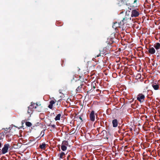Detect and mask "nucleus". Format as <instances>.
Returning a JSON list of instances; mask_svg holds the SVG:
<instances>
[{"instance_id":"obj_1","label":"nucleus","mask_w":160,"mask_h":160,"mask_svg":"<svg viewBox=\"0 0 160 160\" xmlns=\"http://www.w3.org/2000/svg\"><path fill=\"white\" fill-rule=\"evenodd\" d=\"M68 145V142L67 141H63L61 146V149L63 151H65L67 149V147Z\"/></svg>"},{"instance_id":"obj_2","label":"nucleus","mask_w":160,"mask_h":160,"mask_svg":"<svg viewBox=\"0 0 160 160\" xmlns=\"http://www.w3.org/2000/svg\"><path fill=\"white\" fill-rule=\"evenodd\" d=\"M10 145L8 144H5L2 148V154H5L8 152Z\"/></svg>"},{"instance_id":"obj_3","label":"nucleus","mask_w":160,"mask_h":160,"mask_svg":"<svg viewBox=\"0 0 160 160\" xmlns=\"http://www.w3.org/2000/svg\"><path fill=\"white\" fill-rule=\"evenodd\" d=\"M131 19V17L128 15L126 14L125 18L120 22V23L123 25L124 23H126L128 20H130Z\"/></svg>"},{"instance_id":"obj_4","label":"nucleus","mask_w":160,"mask_h":160,"mask_svg":"<svg viewBox=\"0 0 160 160\" xmlns=\"http://www.w3.org/2000/svg\"><path fill=\"white\" fill-rule=\"evenodd\" d=\"M145 96L142 93H139L137 96V99L140 102H142L144 101Z\"/></svg>"},{"instance_id":"obj_5","label":"nucleus","mask_w":160,"mask_h":160,"mask_svg":"<svg viewBox=\"0 0 160 160\" xmlns=\"http://www.w3.org/2000/svg\"><path fill=\"white\" fill-rule=\"evenodd\" d=\"M139 15V12L138 10H133L132 11L131 17H137Z\"/></svg>"},{"instance_id":"obj_6","label":"nucleus","mask_w":160,"mask_h":160,"mask_svg":"<svg viewBox=\"0 0 160 160\" xmlns=\"http://www.w3.org/2000/svg\"><path fill=\"white\" fill-rule=\"evenodd\" d=\"M90 117L91 121L93 122L95 121V112L93 111H92L91 112L90 115Z\"/></svg>"},{"instance_id":"obj_7","label":"nucleus","mask_w":160,"mask_h":160,"mask_svg":"<svg viewBox=\"0 0 160 160\" xmlns=\"http://www.w3.org/2000/svg\"><path fill=\"white\" fill-rule=\"evenodd\" d=\"M123 25L122 24L119 23L117 22L114 23V24L112 25V27L116 29L117 28L119 27L120 28L122 25Z\"/></svg>"},{"instance_id":"obj_8","label":"nucleus","mask_w":160,"mask_h":160,"mask_svg":"<svg viewBox=\"0 0 160 160\" xmlns=\"http://www.w3.org/2000/svg\"><path fill=\"white\" fill-rule=\"evenodd\" d=\"M38 106V105L37 103H35L33 102L31 103V105L29 106V108L32 109H34L37 108Z\"/></svg>"},{"instance_id":"obj_9","label":"nucleus","mask_w":160,"mask_h":160,"mask_svg":"<svg viewBox=\"0 0 160 160\" xmlns=\"http://www.w3.org/2000/svg\"><path fill=\"white\" fill-rule=\"evenodd\" d=\"M155 48L153 47L150 48L148 49V52L152 54H153L155 53Z\"/></svg>"},{"instance_id":"obj_10","label":"nucleus","mask_w":160,"mask_h":160,"mask_svg":"<svg viewBox=\"0 0 160 160\" xmlns=\"http://www.w3.org/2000/svg\"><path fill=\"white\" fill-rule=\"evenodd\" d=\"M113 127H116L118 125V120L116 119H114L112 121Z\"/></svg>"},{"instance_id":"obj_11","label":"nucleus","mask_w":160,"mask_h":160,"mask_svg":"<svg viewBox=\"0 0 160 160\" xmlns=\"http://www.w3.org/2000/svg\"><path fill=\"white\" fill-rule=\"evenodd\" d=\"M154 47L158 51V49H160V43L158 42L154 44Z\"/></svg>"},{"instance_id":"obj_12","label":"nucleus","mask_w":160,"mask_h":160,"mask_svg":"<svg viewBox=\"0 0 160 160\" xmlns=\"http://www.w3.org/2000/svg\"><path fill=\"white\" fill-rule=\"evenodd\" d=\"M55 102L53 100L49 102V104L48 106V107L50 109H52L53 105L55 103Z\"/></svg>"},{"instance_id":"obj_13","label":"nucleus","mask_w":160,"mask_h":160,"mask_svg":"<svg viewBox=\"0 0 160 160\" xmlns=\"http://www.w3.org/2000/svg\"><path fill=\"white\" fill-rule=\"evenodd\" d=\"M152 87L153 88L154 90H157L159 89V86L157 84H152Z\"/></svg>"},{"instance_id":"obj_14","label":"nucleus","mask_w":160,"mask_h":160,"mask_svg":"<svg viewBox=\"0 0 160 160\" xmlns=\"http://www.w3.org/2000/svg\"><path fill=\"white\" fill-rule=\"evenodd\" d=\"M65 155V154L63 152H61L59 155L60 159H63L64 158V156Z\"/></svg>"},{"instance_id":"obj_15","label":"nucleus","mask_w":160,"mask_h":160,"mask_svg":"<svg viewBox=\"0 0 160 160\" xmlns=\"http://www.w3.org/2000/svg\"><path fill=\"white\" fill-rule=\"evenodd\" d=\"M61 116V114L60 113H59L58 114L55 118V121L59 120L60 119V117Z\"/></svg>"},{"instance_id":"obj_16","label":"nucleus","mask_w":160,"mask_h":160,"mask_svg":"<svg viewBox=\"0 0 160 160\" xmlns=\"http://www.w3.org/2000/svg\"><path fill=\"white\" fill-rule=\"evenodd\" d=\"M46 144L45 143H42L39 146V147L42 149H44L45 148Z\"/></svg>"},{"instance_id":"obj_17","label":"nucleus","mask_w":160,"mask_h":160,"mask_svg":"<svg viewBox=\"0 0 160 160\" xmlns=\"http://www.w3.org/2000/svg\"><path fill=\"white\" fill-rule=\"evenodd\" d=\"M33 110L32 109H31V108H29V107H28V113H29V114L31 115V114H32Z\"/></svg>"},{"instance_id":"obj_18","label":"nucleus","mask_w":160,"mask_h":160,"mask_svg":"<svg viewBox=\"0 0 160 160\" xmlns=\"http://www.w3.org/2000/svg\"><path fill=\"white\" fill-rule=\"evenodd\" d=\"M26 125L28 127H30L32 125V124L31 122H26Z\"/></svg>"},{"instance_id":"obj_19","label":"nucleus","mask_w":160,"mask_h":160,"mask_svg":"<svg viewBox=\"0 0 160 160\" xmlns=\"http://www.w3.org/2000/svg\"><path fill=\"white\" fill-rule=\"evenodd\" d=\"M79 118L81 122L82 121V119L81 116H79Z\"/></svg>"},{"instance_id":"obj_20","label":"nucleus","mask_w":160,"mask_h":160,"mask_svg":"<svg viewBox=\"0 0 160 160\" xmlns=\"http://www.w3.org/2000/svg\"><path fill=\"white\" fill-rule=\"evenodd\" d=\"M101 55L100 54H98L97 56V57H99V56H100Z\"/></svg>"},{"instance_id":"obj_21","label":"nucleus","mask_w":160,"mask_h":160,"mask_svg":"<svg viewBox=\"0 0 160 160\" xmlns=\"http://www.w3.org/2000/svg\"><path fill=\"white\" fill-rule=\"evenodd\" d=\"M1 146H2V144L0 142V148H1Z\"/></svg>"}]
</instances>
